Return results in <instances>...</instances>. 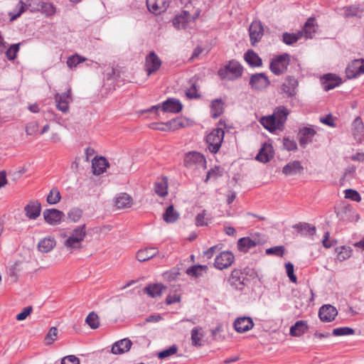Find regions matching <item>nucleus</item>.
<instances>
[{
  "label": "nucleus",
  "instance_id": "f257e3e1",
  "mask_svg": "<svg viewBox=\"0 0 364 364\" xmlns=\"http://www.w3.org/2000/svg\"><path fill=\"white\" fill-rule=\"evenodd\" d=\"M242 67L235 60H231L228 65L220 68L218 74L222 80H234L242 75Z\"/></svg>",
  "mask_w": 364,
  "mask_h": 364
},
{
  "label": "nucleus",
  "instance_id": "f03ea898",
  "mask_svg": "<svg viewBox=\"0 0 364 364\" xmlns=\"http://www.w3.org/2000/svg\"><path fill=\"white\" fill-rule=\"evenodd\" d=\"M224 135L225 132L221 128L214 129L208 134L206 136V142L210 152L216 154L219 151L224 139Z\"/></svg>",
  "mask_w": 364,
  "mask_h": 364
},
{
  "label": "nucleus",
  "instance_id": "7ed1b4c3",
  "mask_svg": "<svg viewBox=\"0 0 364 364\" xmlns=\"http://www.w3.org/2000/svg\"><path fill=\"white\" fill-rule=\"evenodd\" d=\"M289 62V55L284 53L278 56L277 58H274L270 63L269 68L274 74L279 75L287 70Z\"/></svg>",
  "mask_w": 364,
  "mask_h": 364
},
{
  "label": "nucleus",
  "instance_id": "20e7f679",
  "mask_svg": "<svg viewBox=\"0 0 364 364\" xmlns=\"http://www.w3.org/2000/svg\"><path fill=\"white\" fill-rule=\"evenodd\" d=\"M182 104L178 100L169 98L162 103V105H158L151 107V109H148V112L155 111L156 113L158 112L159 108H161L164 112L178 113L182 109Z\"/></svg>",
  "mask_w": 364,
  "mask_h": 364
},
{
  "label": "nucleus",
  "instance_id": "39448f33",
  "mask_svg": "<svg viewBox=\"0 0 364 364\" xmlns=\"http://www.w3.org/2000/svg\"><path fill=\"white\" fill-rule=\"evenodd\" d=\"M162 62L154 51L150 52L145 58L144 70L147 75H151L158 71Z\"/></svg>",
  "mask_w": 364,
  "mask_h": 364
},
{
  "label": "nucleus",
  "instance_id": "423d86ee",
  "mask_svg": "<svg viewBox=\"0 0 364 364\" xmlns=\"http://www.w3.org/2000/svg\"><path fill=\"white\" fill-rule=\"evenodd\" d=\"M43 214L45 221L50 225L60 224L65 216L63 212L55 208L46 209Z\"/></svg>",
  "mask_w": 364,
  "mask_h": 364
},
{
  "label": "nucleus",
  "instance_id": "0eeeda50",
  "mask_svg": "<svg viewBox=\"0 0 364 364\" xmlns=\"http://www.w3.org/2000/svg\"><path fill=\"white\" fill-rule=\"evenodd\" d=\"M250 38L251 44L255 46L264 35V28L259 21H254L249 28Z\"/></svg>",
  "mask_w": 364,
  "mask_h": 364
},
{
  "label": "nucleus",
  "instance_id": "6e6552de",
  "mask_svg": "<svg viewBox=\"0 0 364 364\" xmlns=\"http://www.w3.org/2000/svg\"><path fill=\"white\" fill-rule=\"evenodd\" d=\"M270 84L267 76L264 73H256L252 75L250 80V85L253 90H263Z\"/></svg>",
  "mask_w": 364,
  "mask_h": 364
},
{
  "label": "nucleus",
  "instance_id": "1a4fd4ad",
  "mask_svg": "<svg viewBox=\"0 0 364 364\" xmlns=\"http://www.w3.org/2000/svg\"><path fill=\"white\" fill-rule=\"evenodd\" d=\"M234 259L235 256L231 252L224 251L216 257L214 265L219 269H226L232 264Z\"/></svg>",
  "mask_w": 364,
  "mask_h": 364
},
{
  "label": "nucleus",
  "instance_id": "9d476101",
  "mask_svg": "<svg viewBox=\"0 0 364 364\" xmlns=\"http://www.w3.org/2000/svg\"><path fill=\"white\" fill-rule=\"evenodd\" d=\"M199 16V12L197 13L193 16H191L190 14L183 11L181 14L176 15L173 20V26L177 28H186L188 26V23L191 21H194Z\"/></svg>",
  "mask_w": 364,
  "mask_h": 364
},
{
  "label": "nucleus",
  "instance_id": "9b49d317",
  "mask_svg": "<svg viewBox=\"0 0 364 364\" xmlns=\"http://www.w3.org/2000/svg\"><path fill=\"white\" fill-rule=\"evenodd\" d=\"M346 76L349 79L355 78L364 73V60H354L346 68Z\"/></svg>",
  "mask_w": 364,
  "mask_h": 364
},
{
  "label": "nucleus",
  "instance_id": "f8f14e48",
  "mask_svg": "<svg viewBox=\"0 0 364 364\" xmlns=\"http://www.w3.org/2000/svg\"><path fill=\"white\" fill-rule=\"evenodd\" d=\"M55 100L57 103V108L64 113L68 112L69 110V104L72 101L70 88L65 93H57L55 95Z\"/></svg>",
  "mask_w": 364,
  "mask_h": 364
},
{
  "label": "nucleus",
  "instance_id": "ddd939ff",
  "mask_svg": "<svg viewBox=\"0 0 364 364\" xmlns=\"http://www.w3.org/2000/svg\"><path fill=\"white\" fill-rule=\"evenodd\" d=\"M337 315V309L331 304L322 306L318 311V316L323 322H331L335 319Z\"/></svg>",
  "mask_w": 364,
  "mask_h": 364
},
{
  "label": "nucleus",
  "instance_id": "4468645a",
  "mask_svg": "<svg viewBox=\"0 0 364 364\" xmlns=\"http://www.w3.org/2000/svg\"><path fill=\"white\" fill-rule=\"evenodd\" d=\"M205 163L204 156L198 152H190L186 155L184 164L186 167L191 168L193 165L203 166Z\"/></svg>",
  "mask_w": 364,
  "mask_h": 364
},
{
  "label": "nucleus",
  "instance_id": "2eb2a0df",
  "mask_svg": "<svg viewBox=\"0 0 364 364\" xmlns=\"http://www.w3.org/2000/svg\"><path fill=\"white\" fill-rule=\"evenodd\" d=\"M254 326L253 321L250 317H240L237 318L234 322V328L235 330L237 333H245L250 329H252Z\"/></svg>",
  "mask_w": 364,
  "mask_h": 364
},
{
  "label": "nucleus",
  "instance_id": "dca6fc26",
  "mask_svg": "<svg viewBox=\"0 0 364 364\" xmlns=\"http://www.w3.org/2000/svg\"><path fill=\"white\" fill-rule=\"evenodd\" d=\"M41 205L36 201H29L28 203L24 207V212L27 218L31 220H36L41 215Z\"/></svg>",
  "mask_w": 364,
  "mask_h": 364
},
{
  "label": "nucleus",
  "instance_id": "f3484780",
  "mask_svg": "<svg viewBox=\"0 0 364 364\" xmlns=\"http://www.w3.org/2000/svg\"><path fill=\"white\" fill-rule=\"evenodd\" d=\"M245 278L240 269H234L232 271L230 277L228 279L229 284L236 289L242 290L245 287Z\"/></svg>",
  "mask_w": 364,
  "mask_h": 364
},
{
  "label": "nucleus",
  "instance_id": "a211bd4d",
  "mask_svg": "<svg viewBox=\"0 0 364 364\" xmlns=\"http://www.w3.org/2000/svg\"><path fill=\"white\" fill-rule=\"evenodd\" d=\"M316 132L310 127H303L299 132V141L302 147H305L306 144L311 143L313 137L316 135Z\"/></svg>",
  "mask_w": 364,
  "mask_h": 364
},
{
  "label": "nucleus",
  "instance_id": "6ab92c4d",
  "mask_svg": "<svg viewBox=\"0 0 364 364\" xmlns=\"http://www.w3.org/2000/svg\"><path fill=\"white\" fill-rule=\"evenodd\" d=\"M297 85V80L294 77L288 76L281 85V90L288 97H293L296 95Z\"/></svg>",
  "mask_w": 364,
  "mask_h": 364
},
{
  "label": "nucleus",
  "instance_id": "aec40b11",
  "mask_svg": "<svg viewBox=\"0 0 364 364\" xmlns=\"http://www.w3.org/2000/svg\"><path fill=\"white\" fill-rule=\"evenodd\" d=\"M146 6L150 12L158 14L166 10L168 0H146Z\"/></svg>",
  "mask_w": 364,
  "mask_h": 364
},
{
  "label": "nucleus",
  "instance_id": "412c9836",
  "mask_svg": "<svg viewBox=\"0 0 364 364\" xmlns=\"http://www.w3.org/2000/svg\"><path fill=\"white\" fill-rule=\"evenodd\" d=\"M273 157V147L270 144L265 143L259 149V153L256 156V160L267 163Z\"/></svg>",
  "mask_w": 364,
  "mask_h": 364
},
{
  "label": "nucleus",
  "instance_id": "4be33fe9",
  "mask_svg": "<svg viewBox=\"0 0 364 364\" xmlns=\"http://www.w3.org/2000/svg\"><path fill=\"white\" fill-rule=\"evenodd\" d=\"M56 245V240L52 236L41 239L38 243V250L42 253H48L53 250Z\"/></svg>",
  "mask_w": 364,
  "mask_h": 364
},
{
  "label": "nucleus",
  "instance_id": "5701e85b",
  "mask_svg": "<svg viewBox=\"0 0 364 364\" xmlns=\"http://www.w3.org/2000/svg\"><path fill=\"white\" fill-rule=\"evenodd\" d=\"M304 170L299 161H292L283 167L282 173L286 176H294L301 173Z\"/></svg>",
  "mask_w": 364,
  "mask_h": 364
},
{
  "label": "nucleus",
  "instance_id": "b1692460",
  "mask_svg": "<svg viewBox=\"0 0 364 364\" xmlns=\"http://www.w3.org/2000/svg\"><path fill=\"white\" fill-rule=\"evenodd\" d=\"M132 342L129 338H124L115 342L112 347L113 354H122L129 350Z\"/></svg>",
  "mask_w": 364,
  "mask_h": 364
},
{
  "label": "nucleus",
  "instance_id": "393cba45",
  "mask_svg": "<svg viewBox=\"0 0 364 364\" xmlns=\"http://www.w3.org/2000/svg\"><path fill=\"white\" fill-rule=\"evenodd\" d=\"M183 124L178 119L171 120L166 124L152 123L150 124V128L156 130L168 131L171 129H176L181 127Z\"/></svg>",
  "mask_w": 364,
  "mask_h": 364
},
{
  "label": "nucleus",
  "instance_id": "a878e982",
  "mask_svg": "<svg viewBox=\"0 0 364 364\" xmlns=\"http://www.w3.org/2000/svg\"><path fill=\"white\" fill-rule=\"evenodd\" d=\"M132 205V198L127 193H120L114 199V206L117 209L130 208Z\"/></svg>",
  "mask_w": 364,
  "mask_h": 364
},
{
  "label": "nucleus",
  "instance_id": "bb28decb",
  "mask_svg": "<svg viewBox=\"0 0 364 364\" xmlns=\"http://www.w3.org/2000/svg\"><path fill=\"white\" fill-rule=\"evenodd\" d=\"M323 86L326 91L335 88L341 83V78L333 74H326L323 78Z\"/></svg>",
  "mask_w": 364,
  "mask_h": 364
},
{
  "label": "nucleus",
  "instance_id": "cd10ccee",
  "mask_svg": "<svg viewBox=\"0 0 364 364\" xmlns=\"http://www.w3.org/2000/svg\"><path fill=\"white\" fill-rule=\"evenodd\" d=\"M260 124L270 132H274L277 129H279L281 127L277 124L276 119L272 114L261 117Z\"/></svg>",
  "mask_w": 364,
  "mask_h": 364
},
{
  "label": "nucleus",
  "instance_id": "c85d7f7f",
  "mask_svg": "<svg viewBox=\"0 0 364 364\" xmlns=\"http://www.w3.org/2000/svg\"><path fill=\"white\" fill-rule=\"evenodd\" d=\"M289 114V112L287 107L284 106H279L274 109L272 115L276 119L277 124L282 127L287 121Z\"/></svg>",
  "mask_w": 364,
  "mask_h": 364
},
{
  "label": "nucleus",
  "instance_id": "c756f323",
  "mask_svg": "<svg viewBox=\"0 0 364 364\" xmlns=\"http://www.w3.org/2000/svg\"><path fill=\"white\" fill-rule=\"evenodd\" d=\"M109 163L105 157L95 158L92 161L93 173L95 175H100L104 173L107 167H109Z\"/></svg>",
  "mask_w": 364,
  "mask_h": 364
},
{
  "label": "nucleus",
  "instance_id": "7c9ffc66",
  "mask_svg": "<svg viewBox=\"0 0 364 364\" xmlns=\"http://www.w3.org/2000/svg\"><path fill=\"white\" fill-rule=\"evenodd\" d=\"M158 250L154 247H149L139 250L136 255V258L139 262H145L156 256Z\"/></svg>",
  "mask_w": 364,
  "mask_h": 364
},
{
  "label": "nucleus",
  "instance_id": "2f4dec72",
  "mask_svg": "<svg viewBox=\"0 0 364 364\" xmlns=\"http://www.w3.org/2000/svg\"><path fill=\"white\" fill-rule=\"evenodd\" d=\"M259 242L248 237H242L237 241V248L240 251L247 252L251 248L255 247Z\"/></svg>",
  "mask_w": 364,
  "mask_h": 364
},
{
  "label": "nucleus",
  "instance_id": "473e14b6",
  "mask_svg": "<svg viewBox=\"0 0 364 364\" xmlns=\"http://www.w3.org/2000/svg\"><path fill=\"white\" fill-rule=\"evenodd\" d=\"M307 329L308 326L306 321H298L291 326L289 333L292 336L299 337L304 334Z\"/></svg>",
  "mask_w": 364,
  "mask_h": 364
},
{
  "label": "nucleus",
  "instance_id": "72a5a7b5",
  "mask_svg": "<svg viewBox=\"0 0 364 364\" xmlns=\"http://www.w3.org/2000/svg\"><path fill=\"white\" fill-rule=\"evenodd\" d=\"M82 241L70 235L64 241L63 245L65 248L72 252L75 250H80L82 248Z\"/></svg>",
  "mask_w": 364,
  "mask_h": 364
},
{
  "label": "nucleus",
  "instance_id": "f704fd0d",
  "mask_svg": "<svg viewBox=\"0 0 364 364\" xmlns=\"http://www.w3.org/2000/svg\"><path fill=\"white\" fill-rule=\"evenodd\" d=\"M165 287L161 284H152L146 286L144 291L149 294L150 296L154 298L157 296H160L162 294L163 289Z\"/></svg>",
  "mask_w": 364,
  "mask_h": 364
},
{
  "label": "nucleus",
  "instance_id": "c9c22d12",
  "mask_svg": "<svg viewBox=\"0 0 364 364\" xmlns=\"http://www.w3.org/2000/svg\"><path fill=\"white\" fill-rule=\"evenodd\" d=\"M294 228H295L301 235L309 234L310 235H314L316 230L315 226L306 223H300L296 224L294 226Z\"/></svg>",
  "mask_w": 364,
  "mask_h": 364
},
{
  "label": "nucleus",
  "instance_id": "e433bc0d",
  "mask_svg": "<svg viewBox=\"0 0 364 364\" xmlns=\"http://www.w3.org/2000/svg\"><path fill=\"white\" fill-rule=\"evenodd\" d=\"M245 60L252 67H259L262 65V59L252 50H249L245 54Z\"/></svg>",
  "mask_w": 364,
  "mask_h": 364
},
{
  "label": "nucleus",
  "instance_id": "4c0bfd02",
  "mask_svg": "<svg viewBox=\"0 0 364 364\" xmlns=\"http://www.w3.org/2000/svg\"><path fill=\"white\" fill-rule=\"evenodd\" d=\"M315 18L310 17L308 18L305 24L304 25L302 32L304 33L306 37L308 38H311L313 37L314 33L316 32V24H315Z\"/></svg>",
  "mask_w": 364,
  "mask_h": 364
},
{
  "label": "nucleus",
  "instance_id": "58836bf2",
  "mask_svg": "<svg viewBox=\"0 0 364 364\" xmlns=\"http://www.w3.org/2000/svg\"><path fill=\"white\" fill-rule=\"evenodd\" d=\"M211 115L216 119L223 112V102L221 99H215L212 101L210 105Z\"/></svg>",
  "mask_w": 364,
  "mask_h": 364
},
{
  "label": "nucleus",
  "instance_id": "ea45409f",
  "mask_svg": "<svg viewBox=\"0 0 364 364\" xmlns=\"http://www.w3.org/2000/svg\"><path fill=\"white\" fill-rule=\"evenodd\" d=\"M179 218L178 213L174 210L173 206L169 205L165 213L163 215V218L164 221L167 223H172L176 222Z\"/></svg>",
  "mask_w": 364,
  "mask_h": 364
},
{
  "label": "nucleus",
  "instance_id": "a19ab883",
  "mask_svg": "<svg viewBox=\"0 0 364 364\" xmlns=\"http://www.w3.org/2000/svg\"><path fill=\"white\" fill-rule=\"evenodd\" d=\"M155 193L161 197H164L168 193V181L166 178H163L155 183Z\"/></svg>",
  "mask_w": 364,
  "mask_h": 364
},
{
  "label": "nucleus",
  "instance_id": "79ce46f5",
  "mask_svg": "<svg viewBox=\"0 0 364 364\" xmlns=\"http://www.w3.org/2000/svg\"><path fill=\"white\" fill-rule=\"evenodd\" d=\"M303 36V32L299 31L297 33H284L282 36V41L287 45H292L298 41Z\"/></svg>",
  "mask_w": 364,
  "mask_h": 364
},
{
  "label": "nucleus",
  "instance_id": "37998d69",
  "mask_svg": "<svg viewBox=\"0 0 364 364\" xmlns=\"http://www.w3.org/2000/svg\"><path fill=\"white\" fill-rule=\"evenodd\" d=\"M208 269L205 265H193L190 267L186 270V274L189 276L198 277L202 275V272L206 271Z\"/></svg>",
  "mask_w": 364,
  "mask_h": 364
},
{
  "label": "nucleus",
  "instance_id": "c03bdc74",
  "mask_svg": "<svg viewBox=\"0 0 364 364\" xmlns=\"http://www.w3.org/2000/svg\"><path fill=\"white\" fill-rule=\"evenodd\" d=\"M70 235L82 242L87 235L85 224L75 228Z\"/></svg>",
  "mask_w": 364,
  "mask_h": 364
},
{
  "label": "nucleus",
  "instance_id": "a18cd8bd",
  "mask_svg": "<svg viewBox=\"0 0 364 364\" xmlns=\"http://www.w3.org/2000/svg\"><path fill=\"white\" fill-rule=\"evenodd\" d=\"M61 196L58 188H52L47 196V202L50 205H55L60 202Z\"/></svg>",
  "mask_w": 364,
  "mask_h": 364
},
{
  "label": "nucleus",
  "instance_id": "49530a36",
  "mask_svg": "<svg viewBox=\"0 0 364 364\" xmlns=\"http://www.w3.org/2000/svg\"><path fill=\"white\" fill-rule=\"evenodd\" d=\"M190 87L188 88L186 91V96L190 98H198L200 97V95L198 92V86L196 85V81L193 79L190 80Z\"/></svg>",
  "mask_w": 364,
  "mask_h": 364
},
{
  "label": "nucleus",
  "instance_id": "de8ad7c7",
  "mask_svg": "<svg viewBox=\"0 0 364 364\" xmlns=\"http://www.w3.org/2000/svg\"><path fill=\"white\" fill-rule=\"evenodd\" d=\"M85 322L89 325V326L92 329H96L100 326L99 317L97 314L94 311L90 312L86 319Z\"/></svg>",
  "mask_w": 364,
  "mask_h": 364
},
{
  "label": "nucleus",
  "instance_id": "09e8293b",
  "mask_svg": "<svg viewBox=\"0 0 364 364\" xmlns=\"http://www.w3.org/2000/svg\"><path fill=\"white\" fill-rule=\"evenodd\" d=\"M86 60V58L82 57V56H80L77 54H75L73 55H71L68 58V60H67V65L70 68V69H73L75 67H77V65L81 63H83Z\"/></svg>",
  "mask_w": 364,
  "mask_h": 364
},
{
  "label": "nucleus",
  "instance_id": "8fccbe9b",
  "mask_svg": "<svg viewBox=\"0 0 364 364\" xmlns=\"http://www.w3.org/2000/svg\"><path fill=\"white\" fill-rule=\"evenodd\" d=\"M28 9L26 3L24 0H21L18 4L16 6L15 14L12 15V13H10L11 20H15L18 17H19L25 11Z\"/></svg>",
  "mask_w": 364,
  "mask_h": 364
},
{
  "label": "nucleus",
  "instance_id": "3c124183",
  "mask_svg": "<svg viewBox=\"0 0 364 364\" xmlns=\"http://www.w3.org/2000/svg\"><path fill=\"white\" fill-rule=\"evenodd\" d=\"M354 333V329L350 327L337 328H334L332 331V335L334 336H349L353 335Z\"/></svg>",
  "mask_w": 364,
  "mask_h": 364
},
{
  "label": "nucleus",
  "instance_id": "603ef678",
  "mask_svg": "<svg viewBox=\"0 0 364 364\" xmlns=\"http://www.w3.org/2000/svg\"><path fill=\"white\" fill-rule=\"evenodd\" d=\"M202 328L200 327H195L191 330V341L192 344L195 346H201L200 340L203 337L202 334H200L199 331H201Z\"/></svg>",
  "mask_w": 364,
  "mask_h": 364
},
{
  "label": "nucleus",
  "instance_id": "864d4df0",
  "mask_svg": "<svg viewBox=\"0 0 364 364\" xmlns=\"http://www.w3.org/2000/svg\"><path fill=\"white\" fill-rule=\"evenodd\" d=\"M178 351V347L176 345H172L168 348L158 353V358L159 359H164L171 355L176 354Z\"/></svg>",
  "mask_w": 364,
  "mask_h": 364
},
{
  "label": "nucleus",
  "instance_id": "5fc2aeb1",
  "mask_svg": "<svg viewBox=\"0 0 364 364\" xmlns=\"http://www.w3.org/2000/svg\"><path fill=\"white\" fill-rule=\"evenodd\" d=\"M20 43H16L11 45L6 51V55L10 60H13L16 58V54L19 50Z\"/></svg>",
  "mask_w": 364,
  "mask_h": 364
},
{
  "label": "nucleus",
  "instance_id": "6e6d98bb",
  "mask_svg": "<svg viewBox=\"0 0 364 364\" xmlns=\"http://www.w3.org/2000/svg\"><path fill=\"white\" fill-rule=\"evenodd\" d=\"M82 215V211L78 208L71 209L68 213V218L74 223L77 222L81 218Z\"/></svg>",
  "mask_w": 364,
  "mask_h": 364
},
{
  "label": "nucleus",
  "instance_id": "4d7b16f0",
  "mask_svg": "<svg viewBox=\"0 0 364 364\" xmlns=\"http://www.w3.org/2000/svg\"><path fill=\"white\" fill-rule=\"evenodd\" d=\"M31 12L38 11L42 6V0H24Z\"/></svg>",
  "mask_w": 364,
  "mask_h": 364
},
{
  "label": "nucleus",
  "instance_id": "13d9d810",
  "mask_svg": "<svg viewBox=\"0 0 364 364\" xmlns=\"http://www.w3.org/2000/svg\"><path fill=\"white\" fill-rule=\"evenodd\" d=\"M345 198L356 202H360L361 200L360 193L357 191L353 189H346L345 191Z\"/></svg>",
  "mask_w": 364,
  "mask_h": 364
},
{
  "label": "nucleus",
  "instance_id": "bf43d9fd",
  "mask_svg": "<svg viewBox=\"0 0 364 364\" xmlns=\"http://www.w3.org/2000/svg\"><path fill=\"white\" fill-rule=\"evenodd\" d=\"M58 329L55 327H52L46 336V342L47 345L52 344L57 338Z\"/></svg>",
  "mask_w": 364,
  "mask_h": 364
},
{
  "label": "nucleus",
  "instance_id": "052dcab7",
  "mask_svg": "<svg viewBox=\"0 0 364 364\" xmlns=\"http://www.w3.org/2000/svg\"><path fill=\"white\" fill-rule=\"evenodd\" d=\"M40 11L46 16H52L55 14V10L53 5L50 3H45L43 1Z\"/></svg>",
  "mask_w": 364,
  "mask_h": 364
},
{
  "label": "nucleus",
  "instance_id": "680f3d73",
  "mask_svg": "<svg viewBox=\"0 0 364 364\" xmlns=\"http://www.w3.org/2000/svg\"><path fill=\"white\" fill-rule=\"evenodd\" d=\"M20 262H15L9 269V274L10 277L12 279V282H16L18 277V272H20Z\"/></svg>",
  "mask_w": 364,
  "mask_h": 364
},
{
  "label": "nucleus",
  "instance_id": "e2e57ef3",
  "mask_svg": "<svg viewBox=\"0 0 364 364\" xmlns=\"http://www.w3.org/2000/svg\"><path fill=\"white\" fill-rule=\"evenodd\" d=\"M179 274H180L179 269H176V268H173L168 272H164L163 276L166 280L171 282V281L175 280Z\"/></svg>",
  "mask_w": 364,
  "mask_h": 364
},
{
  "label": "nucleus",
  "instance_id": "0e129e2a",
  "mask_svg": "<svg viewBox=\"0 0 364 364\" xmlns=\"http://www.w3.org/2000/svg\"><path fill=\"white\" fill-rule=\"evenodd\" d=\"M206 216V210H203L202 213L198 214L196 217V225L197 226H203L208 225V220H209Z\"/></svg>",
  "mask_w": 364,
  "mask_h": 364
},
{
  "label": "nucleus",
  "instance_id": "69168bd1",
  "mask_svg": "<svg viewBox=\"0 0 364 364\" xmlns=\"http://www.w3.org/2000/svg\"><path fill=\"white\" fill-rule=\"evenodd\" d=\"M284 252L283 246H275L266 250L267 255H274L276 256L282 257Z\"/></svg>",
  "mask_w": 364,
  "mask_h": 364
},
{
  "label": "nucleus",
  "instance_id": "338daca9",
  "mask_svg": "<svg viewBox=\"0 0 364 364\" xmlns=\"http://www.w3.org/2000/svg\"><path fill=\"white\" fill-rule=\"evenodd\" d=\"M286 272L289 280L293 283H296L297 279L294 273V265L291 262L285 264Z\"/></svg>",
  "mask_w": 364,
  "mask_h": 364
},
{
  "label": "nucleus",
  "instance_id": "774afa93",
  "mask_svg": "<svg viewBox=\"0 0 364 364\" xmlns=\"http://www.w3.org/2000/svg\"><path fill=\"white\" fill-rule=\"evenodd\" d=\"M60 364H80V360L75 355H67L62 358Z\"/></svg>",
  "mask_w": 364,
  "mask_h": 364
}]
</instances>
